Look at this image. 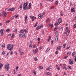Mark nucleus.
Here are the masks:
<instances>
[{"label":"nucleus","mask_w":76,"mask_h":76,"mask_svg":"<svg viewBox=\"0 0 76 76\" xmlns=\"http://www.w3.org/2000/svg\"><path fill=\"white\" fill-rule=\"evenodd\" d=\"M32 47V44H30L29 45V47L30 48H31Z\"/></svg>","instance_id":"nucleus-26"},{"label":"nucleus","mask_w":76,"mask_h":76,"mask_svg":"<svg viewBox=\"0 0 76 76\" xmlns=\"http://www.w3.org/2000/svg\"><path fill=\"white\" fill-rule=\"evenodd\" d=\"M74 58H75V61H76V56H74Z\"/></svg>","instance_id":"nucleus-43"},{"label":"nucleus","mask_w":76,"mask_h":76,"mask_svg":"<svg viewBox=\"0 0 76 76\" xmlns=\"http://www.w3.org/2000/svg\"><path fill=\"white\" fill-rule=\"evenodd\" d=\"M37 40L38 41H40V38H37Z\"/></svg>","instance_id":"nucleus-59"},{"label":"nucleus","mask_w":76,"mask_h":76,"mask_svg":"<svg viewBox=\"0 0 76 76\" xmlns=\"http://www.w3.org/2000/svg\"><path fill=\"white\" fill-rule=\"evenodd\" d=\"M69 69H72V67H71V66H68Z\"/></svg>","instance_id":"nucleus-57"},{"label":"nucleus","mask_w":76,"mask_h":76,"mask_svg":"<svg viewBox=\"0 0 76 76\" xmlns=\"http://www.w3.org/2000/svg\"><path fill=\"white\" fill-rule=\"evenodd\" d=\"M57 69L58 70H60V67H58L57 68Z\"/></svg>","instance_id":"nucleus-60"},{"label":"nucleus","mask_w":76,"mask_h":76,"mask_svg":"<svg viewBox=\"0 0 76 76\" xmlns=\"http://www.w3.org/2000/svg\"><path fill=\"white\" fill-rule=\"evenodd\" d=\"M35 46H36V45H35V44H34L33 46V48H35Z\"/></svg>","instance_id":"nucleus-42"},{"label":"nucleus","mask_w":76,"mask_h":76,"mask_svg":"<svg viewBox=\"0 0 76 76\" xmlns=\"http://www.w3.org/2000/svg\"><path fill=\"white\" fill-rule=\"evenodd\" d=\"M50 69H51V66H50L48 68L46 69L47 70H50Z\"/></svg>","instance_id":"nucleus-9"},{"label":"nucleus","mask_w":76,"mask_h":76,"mask_svg":"<svg viewBox=\"0 0 76 76\" xmlns=\"http://www.w3.org/2000/svg\"><path fill=\"white\" fill-rule=\"evenodd\" d=\"M3 64H1V63H0V69L3 67Z\"/></svg>","instance_id":"nucleus-14"},{"label":"nucleus","mask_w":76,"mask_h":76,"mask_svg":"<svg viewBox=\"0 0 76 76\" xmlns=\"http://www.w3.org/2000/svg\"><path fill=\"white\" fill-rule=\"evenodd\" d=\"M31 8H29V7H28L26 8V9L27 10H29V9H31Z\"/></svg>","instance_id":"nucleus-46"},{"label":"nucleus","mask_w":76,"mask_h":76,"mask_svg":"<svg viewBox=\"0 0 76 76\" xmlns=\"http://www.w3.org/2000/svg\"><path fill=\"white\" fill-rule=\"evenodd\" d=\"M38 18L39 19H41V15L39 14L38 15Z\"/></svg>","instance_id":"nucleus-23"},{"label":"nucleus","mask_w":76,"mask_h":76,"mask_svg":"<svg viewBox=\"0 0 76 76\" xmlns=\"http://www.w3.org/2000/svg\"><path fill=\"white\" fill-rule=\"evenodd\" d=\"M27 6L28 5H27V4H26V3H24L23 6H24L25 7H27Z\"/></svg>","instance_id":"nucleus-18"},{"label":"nucleus","mask_w":76,"mask_h":76,"mask_svg":"<svg viewBox=\"0 0 76 76\" xmlns=\"http://www.w3.org/2000/svg\"><path fill=\"white\" fill-rule=\"evenodd\" d=\"M29 8H31V3H29Z\"/></svg>","instance_id":"nucleus-27"},{"label":"nucleus","mask_w":76,"mask_h":76,"mask_svg":"<svg viewBox=\"0 0 76 76\" xmlns=\"http://www.w3.org/2000/svg\"><path fill=\"white\" fill-rule=\"evenodd\" d=\"M69 63L70 64L72 65V64H73V61L71 59H69Z\"/></svg>","instance_id":"nucleus-4"},{"label":"nucleus","mask_w":76,"mask_h":76,"mask_svg":"<svg viewBox=\"0 0 76 76\" xmlns=\"http://www.w3.org/2000/svg\"><path fill=\"white\" fill-rule=\"evenodd\" d=\"M8 50H10L11 51H12V50H13V48H8Z\"/></svg>","instance_id":"nucleus-21"},{"label":"nucleus","mask_w":76,"mask_h":76,"mask_svg":"<svg viewBox=\"0 0 76 76\" xmlns=\"http://www.w3.org/2000/svg\"><path fill=\"white\" fill-rule=\"evenodd\" d=\"M53 40H52L51 41V44H53Z\"/></svg>","instance_id":"nucleus-58"},{"label":"nucleus","mask_w":76,"mask_h":76,"mask_svg":"<svg viewBox=\"0 0 76 76\" xmlns=\"http://www.w3.org/2000/svg\"><path fill=\"white\" fill-rule=\"evenodd\" d=\"M39 49L40 50V49H42V46H40L39 48Z\"/></svg>","instance_id":"nucleus-52"},{"label":"nucleus","mask_w":76,"mask_h":76,"mask_svg":"<svg viewBox=\"0 0 76 76\" xmlns=\"http://www.w3.org/2000/svg\"><path fill=\"white\" fill-rule=\"evenodd\" d=\"M13 18H14V16H12L11 18V20H13Z\"/></svg>","instance_id":"nucleus-55"},{"label":"nucleus","mask_w":76,"mask_h":76,"mask_svg":"<svg viewBox=\"0 0 76 76\" xmlns=\"http://www.w3.org/2000/svg\"><path fill=\"white\" fill-rule=\"evenodd\" d=\"M34 60L35 61H38V59H37V58L35 57L34 58Z\"/></svg>","instance_id":"nucleus-31"},{"label":"nucleus","mask_w":76,"mask_h":76,"mask_svg":"<svg viewBox=\"0 0 76 76\" xmlns=\"http://www.w3.org/2000/svg\"><path fill=\"white\" fill-rule=\"evenodd\" d=\"M39 69H43V67H42L41 66H39Z\"/></svg>","instance_id":"nucleus-29"},{"label":"nucleus","mask_w":76,"mask_h":76,"mask_svg":"<svg viewBox=\"0 0 76 76\" xmlns=\"http://www.w3.org/2000/svg\"><path fill=\"white\" fill-rule=\"evenodd\" d=\"M74 28H76V24H74Z\"/></svg>","instance_id":"nucleus-61"},{"label":"nucleus","mask_w":76,"mask_h":76,"mask_svg":"<svg viewBox=\"0 0 76 76\" xmlns=\"http://www.w3.org/2000/svg\"><path fill=\"white\" fill-rule=\"evenodd\" d=\"M19 69V67L18 66H17L16 68V72L18 71V70Z\"/></svg>","instance_id":"nucleus-35"},{"label":"nucleus","mask_w":76,"mask_h":76,"mask_svg":"<svg viewBox=\"0 0 76 76\" xmlns=\"http://www.w3.org/2000/svg\"><path fill=\"white\" fill-rule=\"evenodd\" d=\"M63 46H64L63 48H65V47H66V44H64V45H63Z\"/></svg>","instance_id":"nucleus-53"},{"label":"nucleus","mask_w":76,"mask_h":76,"mask_svg":"<svg viewBox=\"0 0 76 76\" xmlns=\"http://www.w3.org/2000/svg\"><path fill=\"white\" fill-rule=\"evenodd\" d=\"M10 31V30L9 29H7L6 30V32H9Z\"/></svg>","instance_id":"nucleus-47"},{"label":"nucleus","mask_w":76,"mask_h":76,"mask_svg":"<svg viewBox=\"0 0 76 76\" xmlns=\"http://www.w3.org/2000/svg\"><path fill=\"white\" fill-rule=\"evenodd\" d=\"M6 22H7V23H9V22H10V20H8Z\"/></svg>","instance_id":"nucleus-62"},{"label":"nucleus","mask_w":76,"mask_h":76,"mask_svg":"<svg viewBox=\"0 0 76 76\" xmlns=\"http://www.w3.org/2000/svg\"><path fill=\"white\" fill-rule=\"evenodd\" d=\"M23 54H24V52H21L20 53V54H21V55H22Z\"/></svg>","instance_id":"nucleus-40"},{"label":"nucleus","mask_w":76,"mask_h":76,"mask_svg":"<svg viewBox=\"0 0 76 76\" xmlns=\"http://www.w3.org/2000/svg\"><path fill=\"white\" fill-rule=\"evenodd\" d=\"M54 7H53L51 8H50V10H51V9H54Z\"/></svg>","instance_id":"nucleus-39"},{"label":"nucleus","mask_w":76,"mask_h":76,"mask_svg":"<svg viewBox=\"0 0 76 76\" xmlns=\"http://www.w3.org/2000/svg\"><path fill=\"white\" fill-rule=\"evenodd\" d=\"M9 64H7L5 65V69L6 70V72H7L9 70Z\"/></svg>","instance_id":"nucleus-2"},{"label":"nucleus","mask_w":76,"mask_h":76,"mask_svg":"<svg viewBox=\"0 0 76 76\" xmlns=\"http://www.w3.org/2000/svg\"><path fill=\"white\" fill-rule=\"evenodd\" d=\"M33 73H34V75H36V72H35V71H33Z\"/></svg>","instance_id":"nucleus-36"},{"label":"nucleus","mask_w":76,"mask_h":76,"mask_svg":"<svg viewBox=\"0 0 76 76\" xmlns=\"http://www.w3.org/2000/svg\"><path fill=\"white\" fill-rule=\"evenodd\" d=\"M57 29H58V26H56L54 29V31H56L57 30Z\"/></svg>","instance_id":"nucleus-15"},{"label":"nucleus","mask_w":76,"mask_h":76,"mask_svg":"<svg viewBox=\"0 0 76 76\" xmlns=\"http://www.w3.org/2000/svg\"><path fill=\"white\" fill-rule=\"evenodd\" d=\"M2 15L3 16H4L5 17H7V15L6 12L5 11H4L2 12Z\"/></svg>","instance_id":"nucleus-3"},{"label":"nucleus","mask_w":76,"mask_h":76,"mask_svg":"<svg viewBox=\"0 0 76 76\" xmlns=\"http://www.w3.org/2000/svg\"><path fill=\"white\" fill-rule=\"evenodd\" d=\"M3 31H4V28H2L0 31L1 33L2 34L3 32Z\"/></svg>","instance_id":"nucleus-13"},{"label":"nucleus","mask_w":76,"mask_h":76,"mask_svg":"<svg viewBox=\"0 0 76 76\" xmlns=\"http://www.w3.org/2000/svg\"><path fill=\"white\" fill-rule=\"evenodd\" d=\"M51 39V37H49V38L48 39V41H49Z\"/></svg>","instance_id":"nucleus-41"},{"label":"nucleus","mask_w":76,"mask_h":76,"mask_svg":"<svg viewBox=\"0 0 76 76\" xmlns=\"http://www.w3.org/2000/svg\"><path fill=\"white\" fill-rule=\"evenodd\" d=\"M10 47H12V45H11V44H8V45H7V49L8 48H9Z\"/></svg>","instance_id":"nucleus-11"},{"label":"nucleus","mask_w":76,"mask_h":76,"mask_svg":"<svg viewBox=\"0 0 76 76\" xmlns=\"http://www.w3.org/2000/svg\"><path fill=\"white\" fill-rule=\"evenodd\" d=\"M15 33H17V29H16V28L15 29Z\"/></svg>","instance_id":"nucleus-38"},{"label":"nucleus","mask_w":76,"mask_h":76,"mask_svg":"<svg viewBox=\"0 0 76 76\" xmlns=\"http://www.w3.org/2000/svg\"><path fill=\"white\" fill-rule=\"evenodd\" d=\"M18 76H21V74H19L18 75Z\"/></svg>","instance_id":"nucleus-64"},{"label":"nucleus","mask_w":76,"mask_h":76,"mask_svg":"<svg viewBox=\"0 0 76 76\" xmlns=\"http://www.w3.org/2000/svg\"><path fill=\"white\" fill-rule=\"evenodd\" d=\"M67 34V32L66 31V32H64V34L65 35V34Z\"/></svg>","instance_id":"nucleus-49"},{"label":"nucleus","mask_w":76,"mask_h":76,"mask_svg":"<svg viewBox=\"0 0 76 76\" xmlns=\"http://www.w3.org/2000/svg\"><path fill=\"white\" fill-rule=\"evenodd\" d=\"M23 30H21L19 32V33L20 34H19V37L21 38V37H26V35H25V33H24L23 34H22L20 33H23Z\"/></svg>","instance_id":"nucleus-1"},{"label":"nucleus","mask_w":76,"mask_h":76,"mask_svg":"<svg viewBox=\"0 0 76 76\" xmlns=\"http://www.w3.org/2000/svg\"><path fill=\"white\" fill-rule=\"evenodd\" d=\"M49 50H50V47H49L48 48L47 50H46V51H45V53H47V52H48Z\"/></svg>","instance_id":"nucleus-8"},{"label":"nucleus","mask_w":76,"mask_h":76,"mask_svg":"<svg viewBox=\"0 0 76 76\" xmlns=\"http://www.w3.org/2000/svg\"><path fill=\"white\" fill-rule=\"evenodd\" d=\"M12 37H13V38H14V37H15V35L13 33L12 34Z\"/></svg>","instance_id":"nucleus-37"},{"label":"nucleus","mask_w":76,"mask_h":76,"mask_svg":"<svg viewBox=\"0 0 76 76\" xmlns=\"http://www.w3.org/2000/svg\"><path fill=\"white\" fill-rule=\"evenodd\" d=\"M71 12H72V13H73V12H75V9H74V8H71Z\"/></svg>","instance_id":"nucleus-7"},{"label":"nucleus","mask_w":76,"mask_h":76,"mask_svg":"<svg viewBox=\"0 0 76 76\" xmlns=\"http://www.w3.org/2000/svg\"><path fill=\"white\" fill-rule=\"evenodd\" d=\"M56 35L57 36H58V33H57V32H56Z\"/></svg>","instance_id":"nucleus-50"},{"label":"nucleus","mask_w":76,"mask_h":76,"mask_svg":"<svg viewBox=\"0 0 76 76\" xmlns=\"http://www.w3.org/2000/svg\"><path fill=\"white\" fill-rule=\"evenodd\" d=\"M48 26H50L51 28H53V24H49Z\"/></svg>","instance_id":"nucleus-10"},{"label":"nucleus","mask_w":76,"mask_h":76,"mask_svg":"<svg viewBox=\"0 0 76 76\" xmlns=\"http://www.w3.org/2000/svg\"><path fill=\"white\" fill-rule=\"evenodd\" d=\"M70 48V47H68L66 48L67 50H69Z\"/></svg>","instance_id":"nucleus-56"},{"label":"nucleus","mask_w":76,"mask_h":76,"mask_svg":"<svg viewBox=\"0 0 76 76\" xmlns=\"http://www.w3.org/2000/svg\"><path fill=\"white\" fill-rule=\"evenodd\" d=\"M43 26H39L36 28V30H38V29H40L42 28Z\"/></svg>","instance_id":"nucleus-6"},{"label":"nucleus","mask_w":76,"mask_h":76,"mask_svg":"<svg viewBox=\"0 0 76 76\" xmlns=\"http://www.w3.org/2000/svg\"><path fill=\"white\" fill-rule=\"evenodd\" d=\"M55 26H58V23H57V22H56V23H55Z\"/></svg>","instance_id":"nucleus-54"},{"label":"nucleus","mask_w":76,"mask_h":76,"mask_svg":"<svg viewBox=\"0 0 76 76\" xmlns=\"http://www.w3.org/2000/svg\"><path fill=\"white\" fill-rule=\"evenodd\" d=\"M24 31H25V32H26V34H28V31H27V30L25 29H24Z\"/></svg>","instance_id":"nucleus-34"},{"label":"nucleus","mask_w":76,"mask_h":76,"mask_svg":"<svg viewBox=\"0 0 76 76\" xmlns=\"http://www.w3.org/2000/svg\"><path fill=\"white\" fill-rule=\"evenodd\" d=\"M37 51H38V49L37 48L35 50V51H36L37 52Z\"/></svg>","instance_id":"nucleus-63"},{"label":"nucleus","mask_w":76,"mask_h":76,"mask_svg":"<svg viewBox=\"0 0 76 76\" xmlns=\"http://www.w3.org/2000/svg\"><path fill=\"white\" fill-rule=\"evenodd\" d=\"M60 15L61 16H63V14L62 13V12H60Z\"/></svg>","instance_id":"nucleus-30"},{"label":"nucleus","mask_w":76,"mask_h":76,"mask_svg":"<svg viewBox=\"0 0 76 76\" xmlns=\"http://www.w3.org/2000/svg\"><path fill=\"white\" fill-rule=\"evenodd\" d=\"M46 75H51V73L49 72H46Z\"/></svg>","instance_id":"nucleus-20"},{"label":"nucleus","mask_w":76,"mask_h":76,"mask_svg":"<svg viewBox=\"0 0 76 76\" xmlns=\"http://www.w3.org/2000/svg\"><path fill=\"white\" fill-rule=\"evenodd\" d=\"M15 17L16 18H18V15H15Z\"/></svg>","instance_id":"nucleus-48"},{"label":"nucleus","mask_w":76,"mask_h":76,"mask_svg":"<svg viewBox=\"0 0 76 76\" xmlns=\"http://www.w3.org/2000/svg\"><path fill=\"white\" fill-rule=\"evenodd\" d=\"M55 40L56 41H58V36H56Z\"/></svg>","instance_id":"nucleus-22"},{"label":"nucleus","mask_w":76,"mask_h":76,"mask_svg":"<svg viewBox=\"0 0 76 76\" xmlns=\"http://www.w3.org/2000/svg\"><path fill=\"white\" fill-rule=\"evenodd\" d=\"M61 48V46H58L57 47V48L56 49V50H57L58 49V50H60Z\"/></svg>","instance_id":"nucleus-12"},{"label":"nucleus","mask_w":76,"mask_h":76,"mask_svg":"<svg viewBox=\"0 0 76 76\" xmlns=\"http://www.w3.org/2000/svg\"><path fill=\"white\" fill-rule=\"evenodd\" d=\"M27 19H28V17H27V16H25V20H27Z\"/></svg>","instance_id":"nucleus-28"},{"label":"nucleus","mask_w":76,"mask_h":76,"mask_svg":"<svg viewBox=\"0 0 76 76\" xmlns=\"http://www.w3.org/2000/svg\"><path fill=\"white\" fill-rule=\"evenodd\" d=\"M61 20V18H59L58 19V22H59V23H61V20Z\"/></svg>","instance_id":"nucleus-16"},{"label":"nucleus","mask_w":76,"mask_h":76,"mask_svg":"<svg viewBox=\"0 0 76 76\" xmlns=\"http://www.w3.org/2000/svg\"><path fill=\"white\" fill-rule=\"evenodd\" d=\"M75 52H73L72 53V56H75Z\"/></svg>","instance_id":"nucleus-33"},{"label":"nucleus","mask_w":76,"mask_h":76,"mask_svg":"<svg viewBox=\"0 0 76 76\" xmlns=\"http://www.w3.org/2000/svg\"><path fill=\"white\" fill-rule=\"evenodd\" d=\"M34 16H33L31 15L30 16V18L31 19H34Z\"/></svg>","instance_id":"nucleus-24"},{"label":"nucleus","mask_w":76,"mask_h":76,"mask_svg":"<svg viewBox=\"0 0 76 76\" xmlns=\"http://www.w3.org/2000/svg\"><path fill=\"white\" fill-rule=\"evenodd\" d=\"M14 10H15V8L14 7L12 8H10L8 9V11H9V12H11V11H13Z\"/></svg>","instance_id":"nucleus-5"},{"label":"nucleus","mask_w":76,"mask_h":76,"mask_svg":"<svg viewBox=\"0 0 76 76\" xmlns=\"http://www.w3.org/2000/svg\"><path fill=\"white\" fill-rule=\"evenodd\" d=\"M64 69L65 70H67V68L65 66H64L63 67Z\"/></svg>","instance_id":"nucleus-45"},{"label":"nucleus","mask_w":76,"mask_h":76,"mask_svg":"<svg viewBox=\"0 0 76 76\" xmlns=\"http://www.w3.org/2000/svg\"><path fill=\"white\" fill-rule=\"evenodd\" d=\"M23 9L24 10H26V7L23 6Z\"/></svg>","instance_id":"nucleus-19"},{"label":"nucleus","mask_w":76,"mask_h":76,"mask_svg":"<svg viewBox=\"0 0 76 76\" xmlns=\"http://www.w3.org/2000/svg\"><path fill=\"white\" fill-rule=\"evenodd\" d=\"M5 47V45H4V44H2V48H4Z\"/></svg>","instance_id":"nucleus-25"},{"label":"nucleus","mask_w":76,"mask_h":76,"mask_svg":"<svg viewBox=\"0 0 76 76\" xmlns=\"http://www.w3.org/2000/svg\"><path fill=\"white\" fill-rule=\"evenodd\" d=\"M4 54H5V52L4 51H3L2 52L3 55H4Z\"/></svg>","instance_id":"nucleus-44"},{"label":"nucleus","mask_w":76,"mask_h":76,"mask_svg":"<svg viewBox=\"0 0 76 76\" xmlns=\"http://www.w3.org/2000/svg\"><path fill=\"white\" fill-rule=\"evenodd\" d=\"M58 3V1H57L55 2V4L56 5H57V4Z\"/></svg>","instance_id":"nucleus-32"},{"label":"nucleus","mask_w":76,"mask_h":76,"mask_svg":"<svg viewBox=\"0 0 76 76\" xmlns=\"http://www.w3.org/2000/svg\"><path fill=\"white\" fill-rule=\"evenodd\" d=\"M22 8V5H20V7L18 8V9H20V10H21V9Z\"/></svg>","instance_id":"nucleus-17"},{"label":"nucleus","mask_w":76,"mask_h":76,"mask_svg":"<svg viewBox=\"0 0 76 76\" xmlns=\"http://www.w3.org/2000/svg\"><path fill=\"white\" fill-rule=\"evenodd\" d=\"M13 54V52L12 51H11L10 52V55L12 56Z\"/></svg>","instance_id":"nucleus-51"}]
</instances>
